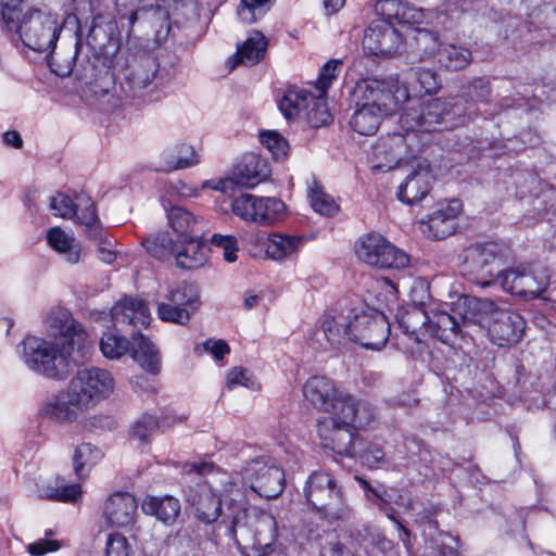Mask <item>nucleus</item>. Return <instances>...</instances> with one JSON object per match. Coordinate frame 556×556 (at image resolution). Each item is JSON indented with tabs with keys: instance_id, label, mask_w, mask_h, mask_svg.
<instances>
[{
	"instance_id": "obj_1",
	"label": "nucleus",
	"mask_w": 556,
	"mask_h": 556,
	"mask_svg": "<svg viewBox=\"0 0 556 556\" xmlns=\"http://www.w3.org/2000/svg\"><path fill=\"white\" fill-rule=\"evenodd\" d=\"M247 494L238 482L227 477L220 488L204 481L185 491V501L195 518L212 523L222 517L228 535L245 556H267L278 538L275 517L255 507L245 506Z\"/></svg>"
},
{
	"instance_id": "obj_2",
	"label": "nucleus",
	"mask_w": 556,
	"mask_h": 556,
	"mask_svg": "<svg viewBox=\"0 0 556 556\" xmlns=\"http://www.w3.org/2000/svg\"><path fill=\"white\" fill-rule=\"evenodd\" d=\"M50 336L63 339L61 343L50 342L36 336H27L21 343V357L31 371L49 379L64 380L73 366L81 359L77 357L83 349L85 332L81 326L65 309L52 312L47 318Z\"/></svg>"
},
{
	"instance_id": "obj_3",
	"label": "nucleus",
	"mask_w": 556,
	"mask_h": 556,
	"mask_svg": "<svg viewBox=\"0 0 556 556\" xmlns=\"http://www.w3.org/2000/svg\"><path fill=\"white\" fill-rule=\"evenodd\" d=\"M75 42L68 47H61L60 50L51 48L48 55V65L59 77H68L74 74L75 78L86 85L111 76V68L114 60L109 53L106 43L112 38L106 36L104 29L93 24L83 40L80 28L75 33Z\"/></svg>"
},
{
	"instance_id": "obj_4",
	"label": "nucleus",
	"mask_w": 556,
	"mask_h": 556,
	"mask_svg": "<svg viewBox=\"0 0 556 556\" xmlns=\"http://www.w3.org/2000/svg\"><path fill=\"white\" fill-rule=\"evenodd\" d=\"M1 27L16 35L25 47L38 52L54 48L62 30L58 15L38 7L21 9L15 14L9 12L1 20Z\"/></svg>"
},
{
	"instance_id": "obj_5",
	"label": "nucleus",
	"mask_w": 556,
	"mask_h": 556,
	"mask_svg": "<svg viewBox=\"0 0 556 556\" xmlns=\"http://www.w3.org/2000/svg\"><path fill=\"white\" fill-rule=\"evenodd\" d=\"M452 111V103L440 98L431 99L419 108H409L401 115V125L407 131L406 137L394 134L381 139L375 147L377 156L384 154L389 162L397 163L401 159L403 146L410 132L434 131L444 124Z\"/></svg>"
},
{
	"instance_id": "obj_6",
	"label": "nucleus",
	"mask_w": 556,
	"mask_h": 556,
	"mask_svg": "<svg viewBox=\"0 0 556 556\" xmlns=\"http://www.w3.org/2000/svg\"><path fill=\"white\" fill-rule=\"evenodd\" d=\"M346 417L337 413L319 420L317 425L321 444L339 455L354 457L356 455V431L365 429L376 420V407L368 401L353 406Z\"/></svg>"
},
{
	"instance_id": "obj_7",
	"label": "nucleus",
	"mask_w": 556,
	"mask_h": 556,
	"mask_svg": "<svg viewBox=\"0 0 556 556\" xmlns=\"http://www.w3.org/2000/svg\"><path fill=\"white\" fill-rule=\"evenodd\" d=\"M303 495L319 517L329 523L346 521L352 516L342 488L327 471L312 472L305 482Z\"/></svg>"
},
{
	"instance_id": "obj_8",
	"label": "nucleus",
	"mask_w": 556,
	"mask_h": 556,
	"mask_svg": "<svg viewBox=\"0 0 556 556\" xmlns=\"http://www.w3.org/2000/svg\"><path fill=\"white\" fill-rule=\"evenodd\" d=\"M508 245L490 241L473 243L463 251L462 273L468 281L488 288L497 283L494 265L507 258Z\"/></svg>"
},
{
	"instance_id": "obj_9",
	"label": "nucleus",
	"mask_w": 556,
	"mask_h": 556,
	"mask_svg": "<svg viewBox=\"0 0 556 556\" xmlns=\"http://www.w3.org/2000/svg\"><path fill=\"white\" fill-rule=\"evenodd\" d=\"M201 222L189 210L176 204V266L197 269L205 263Z\"/></svg>"
},
{
	"instance_id": "obj_10",
	"label": "nucleus",
	"mask_w": 556,
	"mask_h": 556,
	"mask_svg": "<svg viewBox=\"0 0 556 556\" xmlns=\"http://www.w3.org/2000/svg\"><path fill=\"white\" fill-rule=\"evenodd\" d=\"M71 402L80 412L93 408L109 397L114 390V379L105 369L90 367L80 369L70 380Z\"/></svg>"
},
{
	"instance_id": "obj_11",
	"label": "nucleus",
	"mask_w": 556,
	"mask_h": 556,
	"mask_svg": "<svg viewBox=\"0 0 556 556\" xmlns=\"http://www.w3.org/2000/svg\"><path fill=\"white\" fill-rule=\"evenodd\" d=\"M305 399L317 409L332 416L337 413L346 417L353 406L368 402L365 399L357 397L351 393L339 390L332 380L326 377H311L303 388Z\"/></svg>"
},
{
	"instance_id": "obj_12",
	"label": "nucleus",
	"mask_w": 556,
	"mask_h": 556,
	"mask_svg": "<svg viewBox=\"0 0 556 556\" xmlns=\"http://www.w3.org/2000/svg\"><path fill=\"white\" fill-rule=\"evenodd\" d=\"M242 490L248 495L245 488L251 493L263 498H276L285 489V472L269 457L262 456L249 462L242 470ZM248 497L245 498V503Z\"/></svg>"
},
{
	"instance_id": "obj_13",
	"label": "nucleus",
	"mask_w": 556,
	"mask_h": 556,
	"mask_svg": "<svg viewBox=\"0 0 556 556\" xmlns=\"http://www.w3.org/2000/svg\"><path fill=\"white\" fill-rule=\"evenodd\" d=\"M357 258L380 269H403L409 265V256L380 233L371 232L355 243Z\"/></svg>"
},
{
	"instance_id": "obj_14",
	"label": "nucleus",
	"mask_w": 556,
	"mask_h": 556,
	"mask_svg": "<svg viewBox=\"0 0 556 556\" xmlns=\"http://www.w3.org/2000/svg\"><path fill=\"white\" fill-rule=\"evenodd\" d=\"M407 99L405 89H401L393 79L364 78L356 83L354 96L357 102L378 113L389 116L399 109L401 99Z\"/></svg>"
},
{
	"instance_id": "obj_15",
	"label": "nucleus",
	"mask_w": 556,
	"mask_h": 556,
	"mask_svg": "<svg viewBox=\"0 0 556 556\" xmlns=\"http://www.w3.org/2000/svg\"><path fill=\"white\" fill-rule=\"evenodd\" d=\"M351 341L365 349L380 350L390 336V324L383 313L367 308L352 311L350 316Z\"/></svg>"
},
{
	"instance_id": "obj_16",
	"label": "nucleus",
	"mask_w": 556,
	"mask_h": 556,
	"mask_svg": "<svg viewBox=\"0 0 556 556\" xmlns=\"http://www.w3.org/2000/svg\"><path fill=\"white\" fill-rule=\"evenodd\" d=\"M50 208L55 216L77 220L85 226L88 237L97 238L100 232V220L97 216L94 203L86 193L76 194L75 200L70 195L58 192L50 199Z\"/></svg>"
},
{
	"instance_id": "obj_17",
	"label": "nucleus",
	"mask_w": 556,
	"mask_h": 556,
	"mask_svg": "<svg viewBox=\"0 0 556 556\" xmlns=\"http://www.w3.org/2000/svg\"><path fill=\"white\" fill-rule=\"evenodd\" d=\"M269 174V169L265 160L254 153L244 154L237 164L233 177L219 180L212 188L223 192L232 189L235 185L253 188L261 181L265 180Z\"/></svg>"
},
{
	"instance_id": "obj_18",
	"label": "nucleus",
	"mask_w": 556,
	"mask_h": 556,
	"mask_svg": "<svg viewBox=\"0 0 556 556\" xmlns=\"http://www.w3.org/2000/svg\"><path fill=\"white\" fill-rule=\"evenodd\" d=\"M433 180L430 163L425 159L416 160L405 180L399 186V200L408 205L419 203L430 192Z\"/></svg>"
},
{
	"instance_id": "obj_19",
	"label": "nucleus",
	"mask_w": 556,
	"mask_h": 556,
	"mask_svg": "<svg viewBox=\"0 0 556 556\" xmlns=\"http://www.w3.org/2000/svg\"><path fill=\"white\" fill-rule=\"evenodd\" d=\"M362 43L369 54L390 56L399 51L402 37L391 24L378 21L366 28Z\"/></svg>"
},
{
	"instance_id": "obj_20",
	"label": "nucleus",
	"mask_w": 556,
	"mask_h": 556,
	"mask_svg": "<svg viewBox=\"0 0 556 556\" xmlns=\"http://www.w3.org/2000/svg\"><path fill=\"white\" fill-rule=\"evenodd\" d=\"M523 329L525 320L519 314L500 308L488 324L492 341L500 346L519 342Z\"/></svg>"
},
{
	"instance_id": "obj_21",
	"label": "nucleus",
	"mask_w": 556,
	"mask_h": 556,
	"mask_svg": "<svg viewBox=\"0 0 556 556\" xmlns=\"http://www.w3.org/2000/svg\"><path fill=\"white\" fill-rule=\"evenodd\" d=\"M137 501L127 492H115L104 503L103 516L114 527H128L137 515Z\"/></svg>"
},
{
	"instance_id": "obj_22",
	"label": "nucleus",
	"mask_w": 556,
	"mask_h": 556,
	"mask_svg": "<svg viewBox=\"0 0 556 556\" xmlns=\"http://www.w3.org/2000/svg\"><path fill=\"white\" fill-rule=\"evenodd\" d=\"M460 201L453 199L446 205L438 208L429 215L426 223L422 222V226L425 227L422 231L437 240H441L453 235L456 230L455 219L460 213Z\"/></svg>"
},
{
	"instance_id": "obj_23",
	"label": "nucleus",
	"mask_w": 556,
	"mask_h": 556,
	"mask_svg": "<svg viewBox=\"0 0 556 556\" xmlns=\"http://www.w3.org/2000/svg\"><path fill=\"white\" fill-rule=\"evenodd\" d=\"M497 309V305L492 300L475 296H464L456 304V312L465 327L489 324Z\"/></svg>"
},
{
	"instance_id": "obj_24",
	"label": "nucleus",
	"mask_w": 556,
	"mask_h": 556,
	"mask_svg": "<svg viewBox=\"0 0 556 556\" xmlns=\"http://www.w3.org/2000/svg\"><path fill=\"white\" fill-rule=\"evenodd\" d=\"M110 315L115 325L127 324L144 328L151 320L147 304L142 300L132 296H125L119 300L112 307Z\"/></svg>"
},
{
	"instance_id": "obj_25",
	"label": "nucleus",
	"mask_w": 556,
	"mask_h": 556,
	"mask_svg": "<svg viewBox=\"0 0 556 556\" xmlns=\"http://www.w3.org/2000/svg\"><path fill=\"white\" fill-rule=\"evenodd\" d=\"M453 312V314L443 311L431 312L427 332L444 343L459 334L462 336L465 326L456 312V307Z\"/></svg>"
},
{
	"instance_id": "obj_26",
	"label": "nucleus",
	"mask_w": 556,
	"mask_h": 556,
	"mask_svg": "<svg viewBox=\"0 0 556 556\" xmlns=\"http://www.w3.org/2000/svg\"><path fill=\"white\" fill-rule=\"evenodd\" d=\"M265 245L266 255L275 261H283L298 253L304 242L303 237L280 233L262 235L258 237Z\"/></svg>"
},
{
	"instance_id": "obj_27",
	"label": "nucleus",
	"mask_w": 556,
	"mask_h": 556,
	"mask_svg": "<svg viewBox=\"0 0 556 556\" xmlns=\"http://www.w3.org/2000/svg\"><path fill=\"white\" fill-rule=\"evenodd\" d=\"M442 46L437 31L417 27L409 43L412 61L427 62L433 58L438 59Z\"/></svg>"
},
{
	"instance_id": "obj_28",
	"label": "nucleus",
	"mask_w": 556,
	"mask_h": 556,
	"mask_svg": "<svg viewBox=\"0 0 556 556\" xmlns=\"http://www.w3.org/2000/svg\"><path fill=\"white\" fill-rule=\"evenodd\" d=\"M47 241L64 262L74 265L80 261L83 254L80 242L60 227H53L48 231Z\"/></svg>"
},
{
	"instance_id": "obj_29",
	"label": "nucleus",
	"mask_w": 556,
	"mask_h": 556,
	"mask_svg": "<svg viewBox=\"0 0 556 556\" xmlns=\"http://www.w3.org/2000/svg\"><path fill=\"white\" fill-rule=\"evenodd\" d=\"M79 409L71 402L70 387L65 392L51 395L41 407V413L59 422H73L78 417Z\"/></svg>"
},
{
	"instance_id": "obj_30",
	"label": "nucleus",
	"mask_w": 556,
	"mask_h": 556,
	"mask_svg": "<svg viewBox=\"0 0 556 556\" xmlns=\"http://www.w3.org/2000/svg\"><path fill=\"white\" fill-rule=\"evenodd\" d=\"M200 306L198 287L190 282L181 283L176 290V324L186 325Z\"/></svg>"
},
{
	"instance_id": "obj_31",
	"label": "nucleus",
	"mask_w": 556,
	"mask_h": 556,
	"mask_svg": "<svg viewBox=\"0 0 556 556\" xmlns=\"http://www.w3.org/2000/svg\"><path fill=\"white\" fill-rule=\"evenodd\" d=\"M103 458L102 450L91 443H81L74 450L72 464L74 473L79 481L89 477L93 466Z\"/></svg>"
},
{
	"instance_id": "obj_32",
	"label": "nucleus",
	"mask_w": 556,
	"mask_h": 556,
	"mask_svg": "<svg viewBox=\"0 0 556 556\" xmlns=\"http://www.w3.org/2000/svg\"><path fill=\"white\" fill-rule=\"evenodd\" d=\"M129 351L131 357L141 368L149 372H157L160 367V355L152 342L137 333L132 336V342Z\"/></svg>"
},
{
	"instance_id": "obj_33",
	"label": "nucleus",
	"mask_w": 556,
	"mask_h": 556,
	"mask_svg": "<svg viewBox=\"0 0 556 556\" xmlns=\"http://www.w3.org/2000/svg\"><path fill=\"white\" fill-rule=\"evenodd\" d=\"M157 64L154 58L150 55L142 56L126 75V83L134 94L139 93L148 87L156 76Z\"/></svg>"
},
{
	"instance_id": "obj_34",
	"label": "nucleus",
	"mask_w": 556,
	"mask_h": 556,
	"mask_svg": "<svg viewBox=\"0 0 556 556\" xmlns=\"http://www.w3.org/2000/svg\"><path fill=\"white\" fill-rule=\"evenodd\" d=\"M142 247L151 257L167 262L174 256L173 232L166 229L151 233L143 239Z\"/></svg>"
},
{
	"instance_id": "obj_35",
	"label": "nucleus",
	"mask_w": 556,
	"mask_h": 556,
	"mask_svg": "<svg viewBox=\"0 0 556 556\" xmlns=\"http://www.w3.org/2000/svg\"><path fill=\"white\" fill-rule=\"evenodd\" d=\"M430 314L419 306H412L404 309L397 316L399 327L404 333L412 337L416 342H420L419 331L427 332Z\"/></svg>"
},
{
	"instance_id": "obj_36",
	"label": "nucleus",
	"mask_w": 556,
	"mask_h": 556,
	"mask_svg": "<svg viewBox=\"0 0 556 556\" xmlns=\"http://www.w3.org/2000/svg\"><path fill=\"white\" fill-rule=\"evenodd\" d=\"M311 92L304 89L289 88L279 100L278 106L283 116L294 121L309 106Z\"/></svg>"
},
{
	"instance_id": "obj_37",
	"label": "nucleus",
	"mask_w": 556,
	"mask_h": 556,
	"mask_svg": "<svg viewBox=\"0 0 556 556\" xmlns=\"http://www.w3.org/2000/svg\"><path fill=\"white\" fill-rule=\"evenodd\" d=\"M384 115L356 101V109L350 119L354 131L363 136L375 135Z\"/></svg>"
},
{
	"instance_id": "obj_38",
	"label": "nucleus",
	"mask_w": 556,
	"mask_h": 556,
	"mask_svg": "<svg viewBox=\"0 0 556 556\" xmlns=\"http://www.w3.org/2000/svg\"><path fill=\"white\" fill-rule=\"evenodd\" d=\"M40 498L73 503L81 495V486L78 483L66 484L64 479L56 478L53 483H48L39 488Z\"/></svg>"
},
{
	"instance_id": "obj_39",
	"label": "nucleus",
	"mask_w": 556,
	"mask_h": 556,
	"mask_svg": "<svg viewBox=\"0 0 556 556\" xmlns=\"http://www.w3.org/2000/svg\"><path fill=\"white\" fill-rule=\"evenodd\" d=\"M159 429V418L150 414H143L131 425L128 431V437L137 447L143 448L151 443L152 437Z\"/></svg>"
},
{
	"instance_id": "obj_40",
	"label": "nucleus",
	"mask_w": 556,
	"mask_h": 556,
	"mask_svg": "<svg viewBox=\"0 0 556 556\" xmlns=\"http://www.w3.org/2000/svg\"><path fill=\"white\" fill-rule=\"evenodd\" d=\"M438 63L447 71H459L472 61L471 51L455 45H443L438 53Z\"/></svg>"
},
{
	"instance_id": "obj_41",
	"label": "nucleus",
	"mask_w": 556,
	"mask_h": 556,
	"mask_svg": "<svg viewBox=\"0 0 556 556\" xmlns=\"http://www.w3.org/2000/svg\"><path fill=\"white\" fill-rule=\"evenodd\" d=\"M350 319L340 317L339 319L332 316H325L321 321V331L325 339L331 346H338L345 340L351 341L352 332L349 330Z\"/></svg>"
},
{
	"instance_id": "obj_42",
	"label": "nucleus",
	"mask_w": 556,
	"mask_h": 556,
	"mask_svg": "<svg viewBox=\"0 0 556 556\" xmlns=\"http://www.w3.org/2000/svg\"><path fill=\"white\" fill-rule=\"evenodd\" d=\"M267 48L265 36L260 31H254L241 47L238 48L240 62L254 65L264 56Z\"/></svg>"
},
{
	"instance_id": "obj_43",
	"label": "nucleus",
	"mask_w": 556,
	"mask_h": 556,
	"mask_svg": "<svg viewBox=\"0 0 556 556\" xmlns=\"http://www.w3.org/2000/svg\"><path fill=\"white\" fill-rule=\"evenodd\" d=\"M549 283V274L547 268L543 266H536L531 269L525 270L522 294L531 298L540 296Z\"/></svg>"
},
{
	"instance_id": "obj_44",
	"label": "nucleus",
	"mask_w": 556,
	"mask_h": 556,
	"mask_svg": "<svg viewBox=\"0 0 556 556\" xmlns=\"http://www.w3.org/2000/svg\"><path fill=\"white\" fill-rule=\"evenodd\" d=\"M141 509L147 515L155 516L165 525H172L174 516V504L172 496H147L142 504Z\"/></svg>"
},
{
	"instance_id": "obj_45",
	"label": "nucleus",
	"mask_w": 556,
	"mask_h": 556,
	"mask_svg": "<svg viewBox=\"0 0 556 556\" xmlns=\"http://www.w3.org/2000/svg\"><path fill=\"white\" fill-rule=\"evenodd\" d=\"M256 224L260 226H271L283 219L286 204L275 197H262L261 210Z\"/></svg>"
},
{
	"instance_id": "obj_46",
	"label": "nucleus",
	"mask_w": 556,
	"mask_h": 556,
	"mask_svg": "<svg viewBox=\"0 0 556 556\" xmlns=\"http://www.w3.org/2000/svg\"><path fill=\"white\" fill-rule=\"evenodd\" d=\"M491 94V83L484 77H476L462 88V97L468 104H485Z\"/></svg>"
},
{
	"instance_id": "obj_47",
	"label": "nucleus",
	"mask_w": 556,
	"mask_h": 556,
	"mask_svg": "<svg viewBox=\"0 0 556 556\" xmlns=\"http://www.w3.org/2000/svg\"><path fill=\"white\" fill-rule=\"evenodd\" d=\"M262 197H256L249 193H243L233 199L231 208L235 215L245 222L256 224L261 210Z\"/></svg>"
},
{
	"instance_id": "obj_48",
	"label": "nucleus",
	"mask_w": 556,
	"mask_h": 556,
	"mask_svg": "<svg viewBox=\"0 0 556 556\" xmlns=\"http://www.w3.org/2000/svg\"><path fill=\"white\" fill-rule=\"evenodd\" d=\"M308 199L313 210L320 215L331 217L339 212V205L334 199L326 193L323 187L317 182H314L309 188Z\"/></svg>"
},
{
	"instance_id": "obj_49",
	"label": "nucleus",
	"mask_w": 556,
	"mask_h": 556,
	"mask_svg": "<svg viewBox=\"0 0 556 556\" xmlns=\"http://www.w3.org/2000/svg\"><path fill=\"white\" fill-rule=\"evenodd\" d=\"M304 117L309 126L314 128L328 125L332 121L325 99L321 96L316 97L312 92L309 96V106L305 110Z\"/></svg>"
},
{
	"instance_id": "obj_50",
	"label": "nucleus",
	"mask_w": 556,
	"mask_h": 556,
	"mask_svg": "<svg viewBox=\"0 0 556 556\" xmlns=\"http://www.w3.org/2000/svg\"><path fill=\"white\" fill-rule=\"evenodd\" d=\"M200 17L199 0H176V28H189Z\"/></svg>"
},
{
	"instance_id": "obj_51",
	"label": "nucleus",
	"mask_w": 556,
	"mask_h": 556,
	"mask_svg": "<svg viewBox=\"0 0 556 556\" xmlns=\"http://www.w3.org/2000/svg\"><path fill=\"white\" fill-rule=\"evenodd\" d=\"M131 343L123 336L104 333L100 341V350L104 357L118 359L125 355Z\"/></svg>"
},
{
	"instance_id": "obj_52",
	"label": "nucleus",
	"mask_w": 556,
	"mask_h": 556,
	"mask_svg": "<svg viewBox=\"0 0 556 556\" xmlns=\"http://www.w3.org/2000/svg\"><path fill=\"white\" fill-rule=\"evenodd\" d=\"M525 267H517L513 269L497 270V283L506 292L513 294H522V283L525 277Z\"/></svg>"
},
{
	"instance_id": "obj_53",
	"label": "nucleus",
	"mask_w": 556,
	"mask_h": 556,
	"mask_svg": "<svg viewBox=\"0 0 556 556\" xmlns=\"http://www.w3.org/2000/svg\"><path fill=\"white\" fill-rule=\"evenodd\" d=\"M273 0H242L238 14L241 21L248 25L253 24L263 16L270 8Z\"/></svg>"
},
{
	"instance_id": "obj_54",
	"label": "nucleus",
	"mask_w": 556,
	"mask_h": 556,
	"mask_svg": "<svg viewBox=\"0 0 556 556\" xmlns=\"http://www.w3.org/2000/svg\"><path fill=\"white\" fill-rule=\"evenodd\" d=\"M260 140L277 161H282L289 152L288 141L277 131L265 130L260 134Z\"/></svg>"
},
{
	"instance_id": "obj_55",
	"label": "nucleus",
	"mask_w": 556,
	"mask_h": 556,
	"mask_svg": "<svg viewBox=\"0 0 556 556\" xmlns=\"http://www.w3.org/2000/svg\"><path fill=\"white\" fill-rule=\"evenodd\" d=\"M439 510V507L430 506L424 508L418 515V521L425 527L422 533L425 536H429V540H442L443 536H448L447 534L439 531V523L435 519Z\"/></svg>"
},
{
	"instance_id": "obj_56",
	"label": "nucleus",
	"mask_w": 556,
	"mask_h": 556,
	"mask_svg": "<svg viewBox=\"0 0 556 556\" xmlns=\"http://www.w3.org/2000/svg\"><path fill=\"white\" fill-rule=\"evenodd\" d=\"M226 384L229 390H232L238 386L245 387L250 390H258L261 388L255 377L243 367H235L230 369L226 377Z\"/></svg>"
},
{
	"instance_id": "obj_57",
	"label": "nucleus",
	"mask_w": 556,
	"mask_h": 556,
	"mask_svg": "<svg viewBox=\"0 0 556 556\" xmlns=\"http://www.w3.org/2000/svg\"><path fill=\"white\" fill-rule=\"evenodd\" d=\"M201 163V154L186 142L176 148V170L194 167Z\"/></svg>"
},
{
	"instance_id": "obj_58",
	"label": "nucleus",
	"mask_w": 556,
	"mask_h": 556,
	"mask_svg": "<svg viewBox=\"0 0 556 556\" xmlns=\"http://www.w3.org/2000/svg\"><path fill=\"white\" fill-rule=\"evenodd\" d=\"M415 77L420 91L425 93H435L441 88V80L438 74L432 70L418 67L415 71Z\"/></svg>"
},
{
	"instance_id": "obj_59",
	"label": "nucleus",
	"mask_w": 556,
	"mask_h": 556,
	"mask_svg": "<svg viewBox=\"0 0 556 556\" xmlns=\"http://www.w3.org/2000/svg\"><path fill=\"white\" fill-rule=\"evenodd\" d=\"M319 556H355V553L336 535H329L320 544Z\"/></svg>"
},
{
	"instance_id": "obj_60",
	"label": "nucleus",
	"mask_w": 556,
	"mask_h": 556,
	"mask_svg": "<svg viewBox=\"0 0 556 556\" xmlns=\"http://www.w3.org/2000/svg\"><path fill=\"white\" fill-rule=\"evenodd\" d=\"M211 243L214 247L223 249L225 261L232 263L237 260V252L239 251V248L236 237L215 233L211 238Z\"/></svg>"
},
{
	"instance_id": "obj_61",
	"label": "nucleus",
	"mask_w": 556,
	"mask_h": 556,
	"mask_svg": "<svg viewBox=\"0 0 556 556\" xmlns=\"http://www.w3.org/2000/svg\"><path fill=\"white\" fill-rule=\"evenodd\" d=\"M340 64V61L332 59L323 66L317 80V88L321 94L326 92L331 81L338 76Z\"/></svg>"
},
{
	"instance_id": "obj_62",
	"label": "nucleus",
	"mask_w": 556,
	"mask_h": 556,
	"mask_svg": "<svg viewBox=\"0 0 556 556\" xmlns=\"http://www.w3.org/2000/svg\"><path fill=\"white\" fill-rule=\"evenodd\" d=\"M425 18L424 11L409 3H403L400 8V14L396 20L400 24L415 26L422 23Z\"/></svg>"
},
{
	"instance_id": "obj_63",
	"label": "nucleus",
	"mask_w": 556,
	"mask_h": 556,
	"mask_svg": "<svg viewBox=\"0 0 556 556\" xmlns=\"http://www.w3.org/2000/svg\"><path fill=\"white\" fill-rule=\"evenodd\" d=\"M402 4L399 0H378L375 11L386 20V23L391 24L397 20Z\"/></svg>"
},
{
	"instance_id": "obj_64",
	"label": "nucleus",
	"mask_w": 556,
	"mask_h": 556,
	"mask_svg": "<svg viewBox=\"0 0 556 556\" xmlns=\"http://www.w3.org/2000/svg\"><path fill=\"white\" fill-rule=\"evenodd\" d=\"M425 556H459V553L446 545L443 540L431 539L427 541Z\"/></svg>"
}]
</instances>
